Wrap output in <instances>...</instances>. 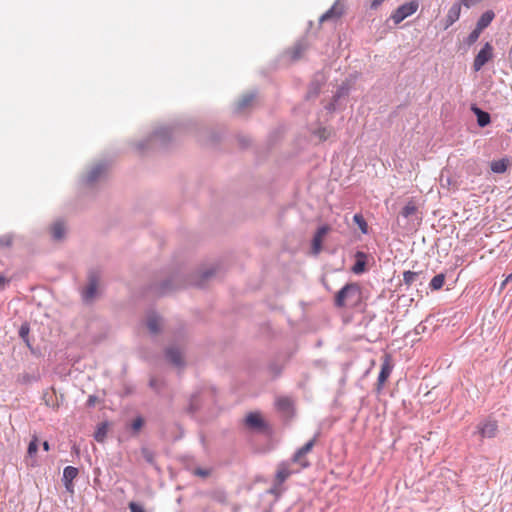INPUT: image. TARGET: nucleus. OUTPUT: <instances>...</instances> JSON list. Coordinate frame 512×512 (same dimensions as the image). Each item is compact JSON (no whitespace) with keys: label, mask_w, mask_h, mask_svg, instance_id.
Masks as SVG:
<instances>
[{"label":"nucleus","mask_w":512,"mask_h":512,"mask_svg":"<svg viewBox=\"0 0 512 512\" xmlns=\"http://www.w3.org/2000/svg\"><path fill=\"white\" fill-rule=\"evenodd\" d=\"M463 6V0L455 2L450 9L448 10V13L446 15V25L445 28L450 27L453 25L456 21L459 20L461 15V8Z\"/></svg>","instance_id":"obj_19"},{"label":"nucleus","mask_w":512,"mask_h":512,"mask_svg":"<svg viewBox=\"0 0 512 512\" xmlns=\"http://www.w3.org/2000/svg\"><path fill=\"white\" fill-rule=\"evenodd\" d=\"M98 284H99V275L97 274V272H95V271L89 272L88 283L82 289V292H81L82 300L84 303L90 304L94 301V299L97 296Z\"/></svg>","instance_id":"obj_8"},{"label":"nucleus","mask_w":512,"mask_h":512,"mask_svg":"<svg viewBox=\"0 0 512 512\" xmlns=\"http://www.w3.org/2000/svg\"><path fill=\"white\" fill-rule=\"evenodd\" d=\"M128 507L130 512H145L144 508L136 502H130Z\"/></svg>","instance_id":"obj_43"},{"label":"nucleus","mask_w":512,"mask_h":512,"mask_svg":"<svg viewBox=\"0 0 512 512\" xmlns=\"http://www.w3.org/2000/svg\"><path fill=\"white\" fill-rule=\"evenodd\" d=\"M146 326L152 335H156L161 331L162 318L155 311H149L146 315Z\"/></svg>","instance_id":"obj_14"},{"label":"nucleus","mask_w":512,"mask_h":512,"mask_svg":"<svg viewBox=\"0 0 512 512\" xmlns=\"http://www.w3.org/2000/svg\"><path fill=\"white\" fill-rule=\"evenodd\" d=\"M419 8L418 0H412L400 5L393 13L390 15V20L393 21L395 25L400 24L403 20L408 18L409 16L416 13Z\"/></svg>","instance_id":"obj_6"},{"label":"nucleus","mask_w":512,"mask_h":512,"mask_svg":"<svg viewBox=\"0 0 512 512\" xmlns=\"http://www.w3.org/2000/svg\"><path fill=\"white\" fill-rule=\"evenodd\" d=\"M177 130H153L150 136L137 143V150L146 153L155 149L170 148L175 142Z\"/></svg>","instance_id":"obj_2"},{"label":"nucleus","mask_w":512,"mask_h":512,"mask_svg":"<svg viewBox=\"0 0 512 512\" xmlns=\"http://www.w3.org/2000/svg\"><path fill=\"white\" fill-rule=\"evenodd\" d=\"M494 49L491 43L486 42L480 51L477 53V55L474 58L473 61V70L475 72H479L485 64H487L489 61L493 59L494 56Z\"/></svg>","instance_id":"obj_9"},{"label":"nucleus","mask_w":512,"mask_h":512,"mask_svg":"<svg viewBox=\"0 0 512 512\" xmlns=\"http://www.w3.org/2000/svg\"><path fill=\"white\" fill-rule=\"evenodd\" d=\"M444 282H445V274L439 273L431 279V281L429 283V287L433 291L440 290L443 287Z\"/></svg>","instance_id":"obj_30"},{"label":"nucleus","mask_w":512,"mask_h":512,"mask_svg":"<svg viewBox=\"0 0 512 512\" xmlns=\"http://www.w3.org/2000/svg\"><path fill=\"white\" fill-rule=\"evenodd\" d=\"M349 89L350 88L348 83H342V85L338 88L335 95L333 96L332 101L326 106V109L329 112L341 109L343 107V102L348 97Z\"/></svg>","instance_id":"obj_10"},{"label":"nucleus","mask_w":512,"mask_h":512,"mask_svg":"<svg viewBox=\"0 0 512 512\" xmlns=\"http://www.w3.org/2000/svg\"><path fill=\"white\" fill-rule=\"evenodd\" d=\"M107 431H108L107 423L106 422L100 423L97 426L96 431L94 432V439L99 443H103L107 436Z\"/></svg>","instance_id":"obj_29"},{"label":"nucleus","mask_w":512,"mask_h":512,"mask_svg":"<svg viewBox=\"0 0 512 512\" xmlns=\"http://www.w3.org/2000/svg\"><path fill=\"white\" fill-rule=\"evenodd\" d=\"M393 369V365L391 363V359L389 355H385L384 360L381 364V370L377 379V390L380 391L384 386L385 382L389 378Z\"/></svg>","instance_id":"obj_12"},{"label":"nucleus","mask_w":512,"mask_h":512,"mask_svg":"<svg viewBox=\"0 0 512 512\" xmlns=\"http://www.w3.org/2000/svg\"><path fill=\"white\" fill-rule=\"evenodd\" d=\"M418 277H419V273L418 272L405 271L403 273V282L406 285H411V284H413L417 280Z\"/></svg>","instance_id":"obj_37"},{"label":"nucleus","mask_w":512,"mask_h":512,"mask_svg":"<svg viewBox=\"0 0 512 512\" xmlns=\"http://www.w3.org/2000/svg\"><path fill=\"white\" fill-rule=\"evenodd\" d=\"M471 109L474 112V114L476 115L477 123L480 127H485L486 125H488L490 123L489 113L481 110L480 108H478L475 105H473Z\"/></svg>","instance_id":"obj_26"},{"label":"nucleus","mask_w":512,"mask_h":512,"mask_svg":"<svg viewBox=\"0 0 512 512\" xmlns=\"http://www.w3.org/2000/svg\"><path fill=\"white\" fill-rule=\"evenodd\" d=\"M481 33L482 31L475 27L473 31L468 35L466 39V44L469 46L474 44L479 39Z\"/></svg>","instance_id":"obj_38"},{"label":"nucleus","mask_w":512,"mask_h":512,"mask_svg":"<svg viewBox=\"0 0 512 512\" xmlns=\"http://www.w3.org/2000/svg\"><path fill=\"white\" fill-rule=\"evenodd\" d=\"M507 283L508 282H505V280H504L501 286L503 287V286L507 285Z\"/></svg>","instance_id":"obj_55"},{"label":"nucleus","mask_w":512,"mask_h":512,"mask_svg":"<svg viewBox=\"0 0 512 512\" xmlns=\"http://www.w3.org/2000/svg\"><path fill=\"white\" fill-rule=\"evenodd\" d=\"M249 140L248 139H245V138H239V143L241 145V147L245 148L249 145Z\"/></svg>","instance_id":"obj_49"},{"label":"nucleus","mask_w":512,"mask_h":512,"mask_svg":"<svg viewBox=\"0 0 512 512\" xmlns=\"http://www.w3.org/2000/svg\"><path fill=\"white\" fill-rule=\"evenodd\" d=\"M426 330V326L423 324V323H419L415 329H414V332L415 334L419 335V334H422L424 333Z\"/></svg>","instance_id":"obj_47"},{"label":"nucleus","mask_w":512,"mask_h":512,"mask_svg":"<svg viewBox=\"0 0 512 512\" xmlns=\"http://www.w3.org/2000/svg\"><path fill=\"white\" fill-rule=\"evenodd\" d=\"M43 449H44L45 451H49V449H50V445H49L48 441H44V442H43Z\"/></svg>","instance_id":"obj_53"},{"label":"nucleus","mask_w":512,"mask_h":512,"mask_svg":"<svg viewBox=\"0 0 512 512\" xmlns=\"http://www.w3.org/2000/svg\"><path fill=\"white\" fill-rule=\"evenodd\" d=\"M290 475L291 471L285 464H282L277 470L275 481L278 485H282Z\"/></svg>","instance_id":"obj_28"},{"label":"nucleus","mask_w":512,"mask_h":512,"mask_svg":"<svg viewBox=\"0 0 512 512\" xmlns=\"http://www.w3.org/2000/svg\"><path fill=\"white\" fill-rule=\"evenodd\" d=\"M512 280V273H510L506 279H505V282H510Z\"/></svg>","instance_id":"obj_54"},{"label":"nucleus","mask_w":512,"mask_h":512,"mask_svg":"<svg viewBox=\"0 0 512 512\" xmlns=\"http://www.w3.org/2000/svg\"><path fill=\"white\" fill-rule=\"evenodd\" d=\"M66 233V227L62 220L55 221L51 226V236L55 241H61Z\"/></svg>","instance_id":"obj_23"},{"label":"nucleus","mask_w":512,"mask_h":512,"mask_svg":"<svg viewBox=\"0 0 512 512\" xmlns=\"http://www.w3.org/2000/svg\"><path fill=\"white\" fill-rule=\"evenodd\" d=\"M322 80H323V76L317 75L316 78L311 82L308 92H307L308 98L316 97L319 94Z\"/></svg>","instance_id":"obj_27"},{"label":"nucleus","mask_w":512,"mask_h":512,"mask_svg":"<svg viewBox=\"0 0 512 512\" xmlns=\"http://www.w3.org/2000/svg\"><path fill=\"white\" fill-rule=\"evenodd\" d=\"M315 132L319 138H326L325 133L327 132V130L318 129V130H315Z\"/></svg>","instance_id":"obj_50"},{"label":"nucleus","mask_w":512,"mask_h":512,"mask_svg":"<svg viewBox=\"0 0 512 512\" xmlns=\"http://www.w3.org/2000/svg\"><path fill=\"white\" fill-rule=\"evenodd\" d=\"M10 283V280L8 278H6L5 276H3L2 274H0V291H3L6 289V287L9 285Z\"/></svg>","instance_id":"obj_45"},{"label":"nucleus","mask_w":512,"mask_h":512,"mask_svg":"<svg viewBox=\"0 0 512 512\" xmlns=\"http://www.w3.org/2000/svg\"><path fill=\"white\" fill-rule=\"evenodd\" d=\"M165 358L175 367L182 368L185 365L181 351L175 346L166 348Z\"/></svg>","instance_id":"obj_15"},{"label":"nucleus","mask_w":512,"mask_h":512,"mask_svg":"<svg viewBox=\"0 0 512 512\" xmlns=\"http://www.w3.org/2000/svg\"><path fill=\"white\" fill-rule=\"evenodd\" d=\"M279 486H280V485H278V484L275 482V483H274V486H273V487L271 488V490H270V493L276 494V493H277V491H278V487H279Z\"/></svg>","instance_id":"obj_52"},{"label":"nucleus","mask_w":512,"mask_h":512,"mask_svg":"<svg viewBox=\"0 0 512 512\" xmlns=\"http://www.w3.org/2000/svg\"><path fill=\"white\" fill-rule=\"evenodd\" d=\"M500 433L498 420L493 416H485L479 419L475 425L473 436H476L482 443L484 440L495 439Z\"/></svg>","instance_id":"obj_4"},{"label":"nucleus","mask_w":512,"mask_h":512,"mask_svg":"<svg viewBox=\"0 0 512 512\" xmlns=\"http://www.w3.org/2000/svg\"><path fill=\"white\" fill-rule=\"evenodd\" d=\"M360 294V286L357 283H347L343 286L335 296V306L344 307L346 300L358 298Z\"/></svg>","instance_id":"obj_7"},{"label":"nucleus","mask_w":512,"mask_h":512,"mask_svg":"<svg viewBox=\"0 0 512 512\" xmlns=\"http://www.w3.org/2000/svg\"><path fill=\"white\" fill-rule=\"evenodd\" d=\"M305 49V46L302 42H298L295 44V46L290 51V57L292 60H297L301 57L303 51Z\"/></svg>","instance_id":"obj_35"},{"label":"nucleus","mask_w":512,"mask_h":512,"mask_svg":"<svg viewBox=\"0 0 512 512\" xmlns=\"http://www.w3.org/2000/svg\"><path fill=\"white\" fill-rule=\"evenodd\" d=\"M342 14H343V5L339 1H337L328 11H326L320 17V22H325L330 19L339 18Z\"/></svg>","instance_id":"obj_22"},{"label":"nucleus","mask_w":512,"mask_h":512,"mask_svg":"<svg viewBox=\"0 0 512 512\" xmlns=\"http://www.w3.org/2000/svg\"><path fill=\"white\" fill-rule=\"evenodd\" d=\"M482 1L483 0H463V6L469 9Z\"/></svg>","instance_id":"obj_46"},{"label":"nucleus","mask_w":512,"mask_h":512,"mask_svg":"<svg viewBox=\"0 0 512 512\" xmlns=\"http://www.w3.org/2000/svg\"><path fill=\"white\" fill-rule=\"evenodd\" d=\"M418 211L417 206L413 201H409L401 210L400 214L404 218H410L415 215Z\"/></svg>","instance_id":"obj_31"},{"label":"nucleus","mask_w":512,"mask_h":512,"mask_svg":"<svg viewBox=\"0 0 512 512\" xmlns=\"http://www.w3.org/2000/svg\"><path fill=\"white\" fill-rule=\"evenodd\" d=\"M255 93H247L243 95L238 102L236 103V112L243 113L245 112L255 101Z\"/></svg>","instance_id":"obj_21"},{"label":"nucleus","mask_w":512,"mask_h":512,"mask_svg":"<svg viewBox=\"0 0 512 512\" xmlns=\"http://www.w3.org/2000/svg\"><path fill=\"white\" fill-rule=\"evenodd\" d=\"M215 274V270L213 268L206 269L205 271L201 272L197 279L192 280H184L183 276L180 273H175L168 277L167 279L161 281L158 284H153L151 289L154 293L159 295H165L167 293H170L177 288L186 287L189 285H194L198 287H203L205 282L211 278Z\"/></svg>","instance_id":"obj_1"},{"label":"nucleus","mask_w":512,"mask_h":512,"mask_svg":"<svg viewBox=\"0 0 512 512\" xmlns=\"http://www.w3.org/2000/svg\"><path fill=\"white\" fill-rule=\"evenodd\" d=\"M330 228L328 225H322L316 230L312 239V249L315 254H318L322 247L323 238L327 235Z\"/></svg>","instance_id":"obj_18"},{"label":"nucleus","mask_w":512,"mask_h":512,"mask_svg":"<svg viewBox=\"0 0 512 512\" xmlns=\"http://www.w3.org/2000/svg\"><path fill=\"white\" fill-rule=\"evenodd\" d=\"M38 451V440L34 437L28 444L27 454L29 457H34Z\"/></svg>","instance_id":"obj_39"},{"label":"nucleus","mask_w":512,"mask_h":512,"mask_svg":"<svg viewBox=\"0 0 512 512\" xmlns=\"http://www.w3.org/2000/svg\"><path fill=\"white\" fill-rule=\"evenodd\" d=\"M317 439V435L314 436L311 440H309L304 446L299 448L292 457V462L300 464L301 467L307 468L309 467V462L304 460V456L309 453L315 445Z\"/></svg>","instance_id":"obj_11"},{"label":"nucleus","mask_w":512,"mask_h":512,"mask_svg":"<svg viewBox=\"0 0 512 512\" xmlns=\"http://www.w3.org/2000/svg\"><path fill=\"white\" fill-rule=\"evenodd\" d=\"M494 18L495 13L492 10H487L478 19L476 27L483 31L491 24Z\"/></svg>","instance_id":"obj_25"},{"label":"nucleus","mask_w":512,"mask_h":512,"mask_svg":"<svg viewBox=\"0 0 512 512\" xmlns=\"http://www.w3.org/2000/svg\"><path fill=\"white\" fill-rule=\"evenodd\" d=\"M110 163L108 160H100L90 166L80 179V185L86 189H92L105 180Z\"/></svg>","instance_id":"obj_3"},{"label":"nucleus","mask_w":512,"mask_h":512,"mask_svg":"<svg viewBox=\"0 0 512 512\" xmlns=\"http://www.w3.org/2000/svg\"><path fill=\"white\" fill-rule=\"evenodd\" d=\"M511 161L509 158H501L499 160H494L490 164V169L493 173L502 174L507 171L510 166Z\"/></svg>","instance_id":"obj_24"},{"label":"nucleus","mask_w":512,"mask_h":512,"mask_svg":"<svg viewBox=\"0 0 512 512\" xmlns=\"http://www.w3.org/2000/svg\"><path fill=\"white\" fill-rule=\"evenodd\" d=\"M13 243V235L11 234H4L0 236V247L2 248H8Z\"/></svg>","instance_id":"obj_40"},{"label":"nucleus","mask_w":512,"mask_h":512,"mask_svg":"<svg viewBox=\"0 0 512 512\" xmlns=\"http://www.w3.org/2000/svg\"><path fill=\"white\" fill-rule=\"evenodd\" d=\"M276 409L286 419L290 418L293 414V403L289 397H279L275 402Z\"/></svg>","instance_id":"obj_17"},{"label":"nucleus","mask_w":512,"mask_h":512,"mask_svg":"<svg viewBox=\"0 0 512 512\" xmlns=\"http://www.w3.org/2000/svg\"><path fill=\"white\" fill-rule=\"evenodd\" d=\"M141 455L147 463H149L151 465H155V453L152 450H150L149 448L143 447L141 449Z\"/></svg>","instance_id":"obj_36"},{"label":"nucleus","mask_w":512,"mask_h":512,"mask_svg":"<svg viewBox=\"0 0 512 512\" xmlns=\"http://www.w3.org/2000/svg\"><path fill=\"white\" fill-rule=\"evenodd\" d=\"M353 221L354 223L358 226V228L360 229V231L363 233V234H367L368 233V224L366 222V220L364 219L363 215L360 214V213H356L354 216H353Z\"/></svg>","instance_id":"obj_32"},{"label":"nucleus","mask_w":512,"mask_h":512,"mask_svg":"<svg viewBox=\"0 0 512 512\" xmlns=\"http://www.w3.org/2000/svg\"><path fill=\"white\" fill-rule=\"evenodd\" d=\"M245 425L256 431H264L267 428L266 422L258 412H250L245 418Z\"/></svg>","instance_id":"obj_13"},{"label":"nucleus","mask_w":512,"mask_h":512,"mask_svg":"<svg viewBox=\"0 0 512 512\" xmlns=\"http://www.w3.org/2000/svg\"><path fill=\"white\" fill-rule=\"evenodd\" d=\"M215 402V390L212 388L203 389L191 396L187 411L194 415L202 409H209Z\"/></svg>","instance_id":"obj_5"},{"label":"nucleus","mask_w":512,"mask_h":512,"mask_svg":"<svg viewBox=\"0 0 512 512\" xmlns=\"http://www.w3.org/2000/svg\"><path fill=\"white\" fill-rule=\"evenodd\" d=\"M367 254L363 251L355 253V263L352 267L353 273L360 275L366 271Z\"/></svg>","instance_id":"obj_20"},{"label":"nucleus","mask_w":512,"mask_h":512,"mask_svg":"<svg viewBox=\"0 0 512 512\" xmlns=\"http://www.w3.org/2000/svg\"><path fill=\"white\" fill-rule=\"evenodd\" d=\"M194 474L200 477H207L210 475V470L203 468H196Z\"/></svg>","instance_id":"obj_44"},{"label":"nucleus","mask_w":512,"mask_h":512,"mask_svg":"<svg viewBox=\"0 0 512 512\" xmlns=\"http://www.w3.org/2000/svg\"><path fill=\"white\" fill-rule=\"evenodd\" d=\"M79 471L76 467L67 466L63 470L62 482L64 484L65 489L68 492L74 491L73 481L77 477Z\"/></svg>","instance_id":"obj_16"},{"label":"nucleus","mask_w":512,"mask_h":512,"mask_svg":"<svg viewBox=\"0 0 512 512\" xmlns=\"http://www.w3.org/2000/svg\"><path fill=\"white\" fill-rule=\"evenodd\" d=\"M38 378L34 375H31L29 373H24L20 376L19 381H21L24 384H29L33 381H37Z\"/></svg>","instance_id":"obj_42"},{"label":"nucleus","mask_w":512,"mask_h":512,"mask_svg":"<svg viewBox=\"0 0 512 512\" xmlns=\"http://www.w3.org/2000/svg\"><path fill=\"white\" fill-rule=\"evenodd\" d=\"M29 331H30L29 325L27 323H24V324H22L20 326L19 336L25 342V344L29 348H31V344H30V341H29Z\"/></svg>","instance_id":"obj_34"},{"label":"nucleus","mask_w":512,"mask_h":512,"mask_svg":"<svg viewBox=\"0 0 512 512\" xmlns=\"http://www.w3.org/2000/svg\"><path fill=\"white\" fill-rule=\"evenodd\" d=\"M143 425H144L143 418L138 416L133 420V422L131 424V428L133 431L137 432L143 427Z\"/></svg>","instance_id":"obj_41"},{"label":"nucleus","mask_w":512,"mask_h":512,"mask_svg":"<svg viewBox=\"0 0 512 512\" xmlns=\"http://www.w3.org/2000/svg\"><path fill=\"white\" fill-rule=\"evenodd\" d=\"M95 401H96V397L94 395H91V396H89V398L87 400V405L93 406L95 404Z\"/></svg>","instance_id":"obj_51"},{"label":"nucleus","mask_w":512,"mask_h":512,"mask_svg":"<svg viewBox=\"0 0 512 512\" xmlns=\"http://www.w3.org/2000/svg\"><path fill=\"white\" fill-rule=\"evenodd\" d=\"M164 386L165 382L163 379L151 377L149 380V387L153 389L156 393H160Z\"/></svg>","instance_id":"obj_33"},{"label":"nucleus","mask_w":512,"mask_h":512,"mask_svg":"<svg viewBox=\"0 0 512 512\" xmlns=\"http://www.w3.org/2000/svg\"><path fill=\"white\" fill-rule=\"evenodd\" d=\"M385 0H370V7L372 9L378 8Z\"/></svg>","instance_id":"obj_48"}]
</instances>
